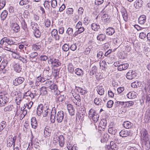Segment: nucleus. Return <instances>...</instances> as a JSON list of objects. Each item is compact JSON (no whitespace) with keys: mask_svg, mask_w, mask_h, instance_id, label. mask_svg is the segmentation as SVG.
Wrapping results in <instances>:
<instances>
[{"mask_svg":"<svg viewBox=\"0 0 150 150\" xmlns=\"http://www.w3.org/2000/svg\"><path fill=\"white\" fill-rule=\"evenodd\" d=\"M64 118V112L62 110L59 111L56 115V109L55 107L52 108L51 113L50 120L51 122L54 123L55 122L56 118L58 123L62 122Z\"/></svg>","mask_w":150,"mask_h":150,"instance_id":"1","label":"nucleus"},{"mask_svg":"<svg viewBox=\"0 0 150 150\" xmlns=\"http://www.w3.org/2000/svg\"><path fill=\"white\" fill-rule=\"evenodd\" d=\"M88 117L91 120L92 119L94 122H96L99 120V115L95 110L91 109L89 111Z\"/></svg>","mask_w":150,"mask_h":150,"instance_id":"2","label":"nucleus"},{"mask_svg":"<svg viewBox=\"0 0 150 150\" xmlns=\"http://www.w3.org/2000/svg\"><path fill=\"white\" fill-rule=\"evenodd\" d=\"M8 95L4 92L0 93V107L5 105L8 101Z\"/></svg>","mask_w":150,"mask_h":150,"instance_id":"3","label":"nucleus"},{"mask_svg":"<svg viewBox=\"0 0 150 150\" xmlns=\"http://www.w3.org/2000/svg\"><path fill=\"white\" fill-rule=\"evenodd\" d=\"M16 138V136H15L14 137L12 135L9 136L7 138V147H10L13 145L14 147Z\"/></svg>","mask_w":150,"mask_h":150,"instance_id":"4","label":"nucleus"},{"mask_svg":"<svg viewBox=\"0 0 150 150\" xmlns=\"http://www.w3.org/2000/svg\"><path fill=\"white\" fill-rule=\"evenodd\" d=\"M142 139L143 140H149L148 134L146 130L144 128L142 129L140 131Z\"/></svg>","mask_w":150,"mask_h":150,"instance_id":"5","label":"nucleus"},{"mask_svg":"<svg viewBox=\"0 0 150 150\" xmlns=\"http://www.w3.org/2000/svg\"><path fill=\"white\" fill-rule=\"evenodd\" d=\"M136 72L134 71L130 70L127 73L126 77L128 79H132L136 77Z\"/></svg>","mask_w":150,"mask_h":150,"instance_id":"6","label":"nucleus"},{"mask_svg":"<svg viewBox=\"0 0 150 150\" xmlns=\"http://www.w3.org/2000/svg\"><path fill=\"white\" fill-rule=\"evenodd\" d=\"M131 131L130 130H127L125 129H123L119 132L120 136L122 137H126L130 135Z\"/></svg>","mask_w":150,"mask_h":150,"instance_id":"7","label":"nucleus"},{"mask_svg":"<svg viewBox=\"0 0 150 150\" xmlns=\"http://www.w3.org/2000/svg\"><path fill=\"white\" fill-rule=\"evenodd\" d=\"M31 125L32 128L36 129L38 126L37 121L36 118L35 117H33L31 119Z\"/></svg>","mask_w":150,"mask_h":150,"instance_id":"8","label":"nucleus"},{"mask_svg":"<svg viewBox=\"0 0 150 150\" xmlns=\"http://www.w3.org/2000/svg\"><path fill=\"white\" fill-rule=\"evenodd\" d=\"M43 106L42 104L39 105L37 108V113L38 116H40L44 111Z\"/></svg>","mask_w":150,"mask_h":150,"instance_id":"9","label":"nucleus"},{"mask_svg":"<svg viewBox=\"0 0 150 150\" xmlns=\"http://www.w3.org/2000/svg\"><path fill=\"white\" fill-rule=\"evenodd\" d=\"M129 66L128 64L127 63H123L121 62L120 66L119 67V71H121L126 70Z\"/></svg>","mask_w":150,"mask_h":150,"instance_id":"10","label":"nucleus"},{"mask_svg":"<svg viewBox=\"0 0 150 150\" xmlns=\"http://www.w3.org/2000/svg\"><path fill=\"white\" fill-rule=\"evenodd\" d=\"M143 142V146L146 150H149L150 148V142L149 140H144Z\"/></svg>","mask_w":150,"mask_h":150,"instance_id":"11","label":"nucleus"},{"mask_svg":"<svg viewBox=\"0 0 150 150\" xmlns=\"http://www.w3.org/2000/svg\"><path fill=\"white\" fill-rule=\"evenodd\" d=\"M143 3V2L142 0H136L134 2V6L136 8L138 9L142 7Z\"/></svg>","mask_w":150,"mask_h":150,"instance_id":"12","label":"nucleus"},{"mask_svg":"<svg viewBox=\"0 0 150 150\" xmlns=\"http://www.w3.org/2000/svg\"><path fill=\"white\" fill-rule=\"evenodd\" d=\"M11 27L13 30L16 33L18 32L20 30V28L18 25L16 23H12Z\"/></svg>","mask_w":150,"mask_h":150,"instance_id":"13","label":"nucleus"},{"mask_svg":"<svg viewBox=\"0 0 150 150\" xmlns=\"http://www.w3.org/2000/svg\"><path fill=\"white\" fill-rule=\"evenodd\" d=\"M123 127L126 129H130L133 127V124L131 122L127 121L124 122L123 124Z\"/></svg>","mask_w":150,"mask_h":150,"instance_id":"14","label":"nucleus"},{"mask_svg":"<svg viewBox=\"0 0 150 150\" xmlns=\"http://www.w3.org/2000/svg\"><path fill=\"white\" fill-rule=\"evenodd\" d=\"M77 88V90L80 92L81 94L84 95L87 92L86 88L84 87H79L76 86Z\"/></svg>","mask_w":150,"mask_h":150,"instance_id":"15","label":"nucleus"},{"mask_svg":"<svg viewBox=\"0 0 150 150\" xmlns=\"http://www.w3.org/2000/svg\"><path fill=\"white\" fill-rule=\"evenodd\" d=\"M106 36L105 34L101 33L97 37V40L100 42L104 41L106 39Z\"/></svg>","mask_w":150,"mask_h":150,"instance_id":"16","label":"nucleus"},{"mask_svg":"<svg viewBox=\"0 0 150 150\" xmlns=\"http://www.w3.org/2000/svg\"><path fill=\"white\" fill-rule=\"evenodd\" d=\"M146 17L145 15H142L140 16L138 19L139 23L140 24H144L146 21Z\"/></svg>","mask_w":150,"mask_h":150,"instance_id":"17","label":"nucleus"},{"mask_svg":"<svg viewBox=\"0 0 150 150\" xmlns=\"http://www.w3.org/2000/svg\"><path fill=\"white\" fill-rule=\"evenodd\" d=\"M136 93L134 92H130L127 95V97L129 99H134L136 97Z\"/></svg>","mask_w":150,"mask_h":150,"instance_id":"18","label":"nucleus"},{"mask_svg":"<svg viewBox=\"0 0 150 150\" xmlns=\"http://www.w3.org/2000/svg\"><path fill=\"white\" fill-rule=\"evenodd\" d=\"M43 110L42 114L44 117H46L50 111V110L49 109V107L47 106H46L45 107H44Z\"/></svg>","mask_w":150,"mask_h":150,"instance_id":"19","label":"nucleus"},{"mask_svg":"<svg viewBox=\"0 0 150 150\" xmlns=\"http://www.w3.org/2000/svg\"><path fill=\"white\" fill-rule=\"evenodd\" d=\"M97 91L98 93L100 95H103L104 94V90L102 86H97Z\"/></svg>","mask_w":150,"mask_h":150,"instance_id":"20","label":"nucleus"},{"mask_svg":"<svg viewBox=\"0 0 150 150\" xmlns=\"http://www.w3.org/2000/svg\"><path fill=\"white\" fill-rule=\"evenodd\" d=\"M106 32L107 35H112L115 33V30L113 28L109 27L107 29Z\"/></svg>","mask_w":150,"mask_h":150,"instance_id":"21","label":"nucleus"},{"mask_svg":"<svg viewBox=\"0 0 150 150\" xmlns=\"http://www.w3.org/2000/svg\"><path fill=\"white\" fill-rule=\"evenodd\" d=\"M51 35L52 37L54 38L56 40H58L59 39V36L57 34V31L56 29H53L52 31Z\"/></svg>","mask_w":150,"mask_h":150,"instance_id":"22","label":"nucleus"},{"mask_svg":"<svg viewBox=\"0 0 150 150\" xmlns=\"http://www.w3.org/2000/svg\"><path fill=\"white\" fill-rule=\"evenodd\" d=\"M7 64L8 62L6 60H3L0 65V71L3 70L7 66Z\"/></svg>","mask_w":150,"mask_h":150,"instance_id":"23","label":"nucleus"},{"mask_svg":"<svg viewBox=\"0 0 150 150\" xmlns=\"http://www.w3.org/2000/svg\"><path fill=\"white\" fill-rule=\"evenodd\" d=\"M24 80V79L22 77H19L16 79L14 81L13 83H17L19 84H20L22 83Z\"/></svg>","mask_w":150,"mask_h":150,"instance_id":"24","label":"nucleus"},{"mask_svg":"<svg viewBox=\"0 0 150 150\" xmlns=\"http://www.w3.org/2000/svg\"><path fill=\"white\" fill-rule=\"evenodd\" d=\"M58 141L60 146L63 147L64 145V138L63 136L60 135L58 137Z\"/></svg>","mask_w":150,"mask_h":150,"instance_id":"25","label":"nucleus"},{"mask_svg":"<svg viewBox=\"0 0 150 150\" xmlns=\"http://www.w3.org/2000/svg\"><path fill=\"white\" fill-rule=\"evenodd\" d=\"M75 73L78 76H81L83 74L84 72L83 70L80 68H77L75 70Z\"/></svg>","mask_w":150,"mask_h":150,"instance_id":"26","label":"nucleus"},{"mask_svg":"<svg viewBox=\"0 0 150 150\" xmlns=\"http://www.w3.org/2000/svg\"><path fill=\"white\" fill-rule=\"evenodd\" d=\"M99 125H100V126L103 129H105L107 125V121L105 119H103L100 122V124Z\"/></svg>","mask_w":150,"mask_h":150,"instance_id":"27","label":"nucleus"},{"mask_svg":"<svg viewBox=\"0 0 150 150\" xmlns=\"http://www.w3.org/2000/svg\"><path fill=\"white\" fill-rule=\"evenodd\" d=\"M51 64L54 66L58 67L61 64L58 59L55 58Z\"/></svg>","mask_w":150,"mask_h":150,"instance_id":"28","label":"nucleus"},{"mask_svg":"<svg viewBox=\"0 0 150 150\" xmlns=\"http://www.w3.org/2000/svg\"><path fill=\"white\" fill-rule=\"evenodd\" d=\"M7 38L4 37L1 39L0 41V44L2 45L6 46L8 45Z\"/></svg>","mask_w":150,"mask_h":150,"instance_id":"29","label":"nucleus"},{"mask_svg":"<svg viewBox=\"0 0 150 150\" xmlns=\"http://www.w3.org/2000/svg\"><path fill=\"white\" fill-rule=\"evenodd\" d=\"M34 35L36 38H39L40 37L41 35L40 32L38 28L37 29L33 30V31Z\"/></svg>","mask_w":150,"mask_h":150,"instance_id":"30","label":"nucleus"},{"mask_svg":"<svg viewBox=\"0 0 150 150\" xmlns=\"http://www.w3.org/2000/svg\"><path fill=\"white\" fill-rule=\"evenodd\" d=\"M74 9L72 8H69L66 9V13L69 16H71L73 14Z\"/></svg>","mask_w":150,"mask_h":150,"instance_id":"31","label":"nucleus"},{"mask_svg":"<svg viewBox=\"0 0 150 150\" xmlns=\"http://www.w3.org/2000/svg\"><path fill=\"white\" fill-rule=\"evenodd\" d=\"M92 29L95 31H97L100 28V26L95 23H93L91 25Z\"/></svg>","mask_w":150,"mask_h":150,"instance_id":"32","label":"nucleus"},{"mask_svg":"<svg viewBox=\"0 0 150 150\" xmlns=\"http://www.w3.org/2000/svg\"><path fill=\"white\" fill-rule=\"evenodd\" d=\"M30 59L31 60H33V59L35 58V57L38 55V54L35 52H32L30 54Z\"/></svg>","mask_w":150,"mask_h":150,"instance_id":"33","label":"nucleus"},{"mask_svg":"<svg viewBox=\"0 0 150 150\" xmlns=\"http://www.w3.org/2000/svg\"><path fill=\"white\" fill-rule=\"evenodd\" d=\"M8 14V12L6 10L2 12L1 15V17L2 19L3 20H4Z\"/></svg>","mask_w":150,"mask_h":150,"instance_id":"34","label":"nucleus"},{"mask_svg":"<svg viewBox=\"0 0 150 150\" xmlns=\"http://www.w3.org/2000/svg\"><path fill=\"white\" fill-rule=\"evenodd\" d=\"M68 70L70 73H72L74 71V68L72 64L71 63H69L68 65Z\"/></svg>","mask_w":150,"mask_h":150,"instance_id":"35","label":"nucleus"},{"mask_svg":"<svg viewBox=\"0 0 150 150\" xmlns=\"http://www.w3.org/2000/svg\"><path fill=\"white\" fill-rule=\"evenodd\" d=\"M108 132L112 134H115L116 132V130L114 128L112 127L108 128Z\"/></svg>","mask_w":150,"mask_h":150,"instance_id":"36","label":"nucleus"},{"mask_svg":"<svg viewBox=\"0 0 150 150\" xmlns=\"http://www.w3.org/2000/svg\"><path fill=\"white\" fill-rule=\"evenodd\" d=\"M94 103L97 105H100L102 103V100L98 98H96L94 100Z\"/></svg>","mask_w":150,"mask_h":150,"instance_id":"37","label":"nucleus"},{"mask_svg":"<svg viewBox=\"0 0 150 150\" xmlns=\"http://www.w3.org/2000/svg\"><path fill=\"white\" fill-rule=\"evenodd\" d=\"M6 122L3 121L0 123V132L2 131L6 127Z\"/></svg>","mask_w":150,"mask_h":150,"instance_id":"38","label":"nucleus"},{"mask_svg":"<svg viewBox=\"0 0 150 150\" xmlns=\"http://www.w3.org/2000/svg\"><path fill=\"white\" fill-rule=\"evenodd\" d=\"M86 113L85 110L84 109L83 110V111L81 113H80V115L79 116V117L80 120H83L84 117L85 116V114Z\"/></svg>","mask_w":150,"mask_h":150,"instance_id":"39","label":"nucleus"},{"mask_svg":"<svg viewBox=\"0 0 150 150\" xmlns=\"http://www.w3.org/2000/svg\"><path fill=\"white\" fill-rule=\"evenodd\" d=\"M47 89H48V91H50V90H54L55 91V90H56L57 89V85H50V86H47Z\"/></svg>","mask_w":150,"mask_h":150,"instance_id":"40","label":"nucleus"},{"mask_svg":"<svg viewBox=\"0 0 150 150\" xmlns=\"http://www.w3.org/2000/svg\"><path fill=\"white\" fill-rule=\"evenodd\" d=\"M123 102L116 101L114 105L115 107H119L122 108Z\"/></svg>","mask_w":150,"mask_h":150,"instance_id":"41","label":"nucleus"},{"mask_svg":"<svg viewBox=\"0 0 150 150\" xmlns=\"http://www.w3.org/2000/svg\"><path fill=\"white\" fill-rule=\"evenodd\" d=\"M29 2V0H21L19 2V4L21 6L26 5Z\"/></svg>","mask_w":150,"mask_h":150,"instance_id":"42","label":"nucleus"},{"mask_svg":"<svg viewBox=\"0 0 150 150\" xmlns=\"http://www.w3.org/2000/svg\"><path fill=\"white\" fill-rule=\"evenodd\" d=\"M70 48L69 45L67 44H65L62 46V49L64 51H67Z\"/></svg>","mask_w":150,"mask_h":150,"instance_id":"43","label":"nucleus"},{"mask_svg":"<svg viewBox=\"0 0 150 150\" xmlns=\"http://www.w3.org/2000/svg\"><path fill=\"white\" fill-rule=\"evenodd\" d=\"M15 58H16L17 59H19L21 61H22L23 63H26L27 62V59L21 56H18L17 57L16 56H15Z\"/></svg>","mask_w":150,"mask_h":150,"instance_id":"44","label":"nucleus"},{"mask_svg":"<svg viewBox=\"0 0 150 150\" xmlns=\"http://www.w3.org/2000/svg\"><path fill=\"white\" fill-rule=\"evenodd\" d=\"M51 1V6L53 8H55L57 6V2L56 0H50Z\"/></svg>","mask_w":150,"mask_h":150,"instance_id":"45","label":"nucleus"},{"mask_svg":"<svg viewBox=\"0 0 150 150\" xmlns=\"http://www.w3.org/2000/svg\"><path fill=\"white\" fill-rule=\"evenodd\" d=\"M12 105H9L6 107L4 109V110L5 112H9L11 111L12 110Z\"/></svg>","mask_w":150,"mask_h":150,"instance_id":"46","label":"nucleus"},{"mask_svg":"<svg viewBox=\"0 0 150 150\" xmlns=\"http://www.w3.org/2000/svg\"><path fill=\"white\" fill-rule=\"evenodd\" d=\"M31 25L33 30L37 29L38 28V25L34 22H31Z\"/></svg>","mask_w":150,"mask_h":150,"instance_id":"47","label":"nucleus"},{"mask_svg":"<svg viewBox=\"0 0 150 150\" xmlns=\"http://www.w3.org/2000/svg\"><path fill=\"white\" fill-rule=\"evenodd\" d=\"M6 1L4 0H1L0 1V9H2L5 6Z\"/></svg>","mask_w":150,"mask_h":150,"instance_id":"48","label":"nucleus"},{"mask_svg":"<svg viewBox=\"0 0 150 150\" xmlns=\"http://www.w3.org/2000/svg\"><path fill=\"white\" fill-rule=\"evenodd\" d=\"M64 95H60L57 98V101L58 102H62L64 101Z\"/></svg>","mask_w":150,"mask_h":150,"instance_id":"49","label":"nucleus"},{"mask_svg":"<svg viewBox=\"0 0 150 150\" xmlns=\"http://www.w3.org/2000/svg\"><path fill=\"white\" fill-rule=\"evenodd\" d=\"M114 102L112 100H110L108 101L107 104V106L108 108H111Z\"/></svg>","mask_w":150,"mask_h":150,"instance_id":"50","label":"nucleus"},{"mask_svg":"<svg viewBox=\"0 0 150 150\" xmlns=\"http://www.w3.org/2000/svg\"><path fill=\"white\" fill-rule=\"evenodd\" d=\"M75 145V144H73V143H71V142H69L67 145V148L68 150H70Z\"/></svg>","mask_w":150,"mask_h":150,"instance_id":"51","label":"nucleus"},{"mask_svg":"<svg viewBox=\"0 0 150 150\" xmlns=\"http://www.w3.org/2000/svg\"><path fill=\"white\" fill-rule=\"evenodd\" d=\"M21 68L20 67L19 64L16 65V66L15 67V70L18 73H19L21 71Z\"/></svg>","mask_w":150,"mask_h":150,"instance_id":"52","label":"nucleus"},{"mask_svg":"<svg viewBox=\"0 0 150 150\" xmlns=\"http://www.w3.org/2000/svg\"><path fill=\"white\" fill-rule=\"evenodd\" d=\"M31 92L29 91H28L25 92L23 95L24 98L26 99L29 98V96Z\"/></svg>","mask_w":150,"mask_h":150,"instance_id":"53","label":"nucleus"},{"mask_svg":"<svg viewBox=\"0 0 150 150\" xmlns=\"http://www.w3.org/2000/svg\"><path fill=\"white\" fill-rule=\"evenodd\" d=\"M66 32L68 35H72L73 33V29L71 28H68Z\"/></svg>","mask_w":150,"mask_h":150,"instance_id":"54","label":"nucleus"},{"mask_svg":"<svg viewBox=\"0 0 150 150\" xmlns=\"http://www.w3.org/2000/svg\"><path fill=\"white\" fill-rule=\"evenodd\" d=\"M54 75L55 78H58L59 77V71L58 69H54Z\"/></svg>","mask_w":150,"mask_h":150,"instance_id":"55","label":"nucleus"},{"mask_svg":"<svg viewBox=\"0 0 150 150\" xmlns=\"http://www.w3.org/2000/svg\"><path fill=\"white\" fill-rule=\"evenodd\" d=\"M54 59L55 58L52 57H48V63L49 64H51L52 63V62Z\"/></svg>","mask_w":150,"mask_h":150,"instance_id":"56","label":"nucleus"},{"mask_svg":"<svg viewBox=\"0 0 150 150\" xmlns=\"http://www.w3.org/2000/svg\"><path fill=\"white\" fill-rule=\"evenodd\" d=\"M51 2V1H50V0H48L47 1H45L44 3V6L45 8H48V7L50 6V5L49 4V3Z\"/></svg>","mask_w":150,"mask_h":150,"instance_id":"57","label":"nucleus"},{"mask_svg":"<svg viewBox=\"0 0 150 150\" xmlns=\"http://www.w3.org/2000/svg\"><path fill=\"white\" fill-rule=\"evenodd\" d=\"M41 47L39 45H37L35 44L33 45L32 46V48L34 50H38L41 48Z\"/></svg>","mask_w":150,"mask_h":150,"instance_id":"58","label":"nucleus"},{"mask_svg":"<svg viewBox=\"0 0 150 150\" xmlns=\"http://www.w3.org/2000/svg\"><path fill=\"white\" fill-rule=\"evenodd\" d=\"M121 62V61H117L114 63V65L115 67H118L117 69L119 70V67L120 66Z\"/></svg>","mask_w":150,"mask_h":150,"instance_id":"59","label":"nucleus"},{"mask_svg":"<svg viewBox=\"0 0 150 150\" xmlns=\"http://www.w3.org/2000/svg\"><path fill=\"white\" fill-rule=\"evenodd\" d=\"M84 28L83 27H81L80 28H79V29H78V30L77 31L76 33L77 34L81 33L84 31Z\"/></svg>","mask_w":150,"mask_h":150,"instance_id":"60","label":"nucleus"},{"mask_svg":"<svg viewBox=\"0 0 150 150\" xmlns=\"http://www.w3.org/2000/svg\"><path fill=\"white\" fill-rule=\"evenodd\" d=\"M146 34L144 32L140 33L139 35V37L141 39H144L146 37Z\"/></svg>","mask_w":150,"mask_h":150,"instance_id":"61","label":"nucleus"},{"mask_svg":"<svg viewBox=\"0 0 150 150\" xmlns=\"http://www.w3.org/2000/svg\"><path fill=\"white\" fill-rule=\"evenodd\" d=\"M108 94L109 97L110 98H112L114 96V93L110 89L108 91Z\"/></svg>","mask_w":150,"mask_h":150,"instance_id":"62","label":"nucleus"},{"mask_svg":"<svg viewBox=\"0 0 150 150\" xmlns=\"http://www.w3.org/2000/svg\"><path fill=\"white\" fill-rule=\"evenodd\" d=\"M70 49L72 51H75L76 49V46L75 44H72L70 47Z\"/></svg>","mask_w":150,"mask_h":150,"instance_id":"63","label":"nucleus"},{"mask_svg":"<svg viewBox=\"0 0 150 150\" xmlns=\"http://www.w3.org/2000/svg\"><path fill=\"white\" fill-rule=\"evenodd\" d=\"M90 21L89 18L88 17H86L84 18V23H85L86 24H88L89 23Z\"/></svg>","mask_w":150,"mask_h":150,"instance_id":"64","label":"nucleus"}]
</instances>
